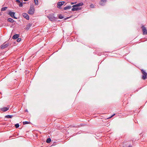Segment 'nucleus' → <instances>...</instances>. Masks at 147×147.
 <instances>
[{"label": "nucleus", "mask_w": 147, "mask_h": 147, "mask_svg": "<svg viewBox=\"0 0 147 147\" xmlns=\"http://www.w3.org/2000/svg\"><path fill=\"white\" fill-rule=\"evenodd\" d=\"M115 115V114H114L111 117L108 118L107 119H110V118H112V117H113V116H114Z\"/></svg>", "instance_id": "24"}, {"label": "nucleus", "mask_w": 147, "mask_h": 147, "mask_svg": "<svg viewBox=\"0 0 147 147\" xmlns=\"http://www.w3.org/2000/svg\"><path fill=\"white\" fill-rule=\"evenodd\" d=\"M23 123L24 125H25L26 124H28L29 123V122L28 121H24L23 122Z\"/></svg>", "instance_id": "20"}, {"label": "nucleus", "mask_w": 147, "mask_h": 147, "mask_svg": "<svg viewBox=\"0 0 147 147\" xmlns=\"http://www.w3.org/2000/svg\"><path fill=\"white\" fill-rule=\"evenodd\" d=\"M83 5V3H80L73 5L72 7H73V8L71 9L72 11H74L78 10H80L81 9V8L78 7L82 6Z\"/></svg>", "instance_id": "1"}, {"label": "nucleus", "mask_w": 147, "mask_h": 147, "mask_svg": "<svg viewBox=\"0 0 147 147\" xmlns=\"http://www.w3.org/2000/svg\"><path fill=\"white\" fill-rule=\"evenodd\" d=\"M74 4V3H71V5L73 4Z\"/></svg>", "instance_id": "29"}, {"label": "nucleus", "mask_w": 147, "mask_h": 147, "mask_svg": "<svg viewBox=\"0 0 147 147\" xmlns=\"http://www.w3.org/2000/svg\"><path fill=\"white\" fill-rule=\"evenodd\" d=\"M8 21L11 23H13L14 22V20L11 18H9L7 19Z\"/></svg>", "instance_id": "16"}, {"label": "nucleus", "mask_w": 147, "mask_h": 147, "mask_svg": "<svg viewBox=\"0 0 147 147\" xmlns=\"http://www.w3.org/2000/svg\"><path fill=\"white\" fill-rule=\"evenodd\" d=\"M15 126L16 128H17L19 127V125L18 123H17L15 125Z\"/></svg>", "instance_id": "21"}, {"label": "nucleus", "mask_w": 147, "mask_h": 147, "mask_svg": "<svg viewBox=\"0 0 147 147\" xmlns=\"http://www.w3.org/2000/svg\"><path fill=\"white\" fill-rule=\"evenodd\" d=\"M63 18V17L62 16L60 15L59 16V18L61 19H62Z\"/></svg>", "instance_id": "25"}, {"label": "nucleus", "mask_w": 147, "mask_h": 147, "mask_svg": "<svg viewBox=\"0 0 147 147\" xmlns=\"http://www.w3.org/2000/svg\"><path fill=\"white\" fill-rule=\"evenodd\" d=\"M71 8V6H67L66 7H64L63 8V9L65 10H66L67 9H69Z\"/></svg>", "instance_id": "13"}, {"label": "nucleus", "mask_w": 147, "mask_h": 147, "mask_svg": "<svg viewBox=\"0 0 147 147\" xmlns=\"http://www.w3.org/2000/svg\"><path fill=\"white\" fill-rule=\"evenodd\" d=\"M23 16L27 20L29 19V16L28 14L25 13H23L22 14Z\"/></svg>", "instance_id": "9"}, {"label": "nucleus", "mask_w": 147, "mask_h": 147, "mask_svg": "<svg viewBox=\"0 0 147 147\" xmlns=\"http://www.w3.org/2000/svg\"><path fill=\"white\" fill-rule=\"evenodd\" d=\"M51 21H52L54 20V17L52 16H49L47 17Z\"/></svg>", "instance_id": "11"}, {"label": "nucleus", "mask_w": 147, "mask_h": 147, "mask_svg": "<svg viewBox=\"0 0 147 147\" xmlns=\"http://www.w3.org/2000/svg\"><path fill=\"white\" fill-rule=\"evenodd\" d=\"M9 44L8 42H5L3 44L1 45L0 46L1 49H4L7 47L9 45Z\"/></svg>", "instance_id": "3"}, {"label": "nucleus", "mask_w": 147, "mask_h": 147, "mask_svg": "<svg viewBox=\"0 0 147 147\" xmlns=\"http://www.w3.org/2000/svg\"><path fill=\"white\" fill-rule=\"evenodd\" d=\"M13 116L12 115H7L5 116V117L7 118H11Z\"/></svg>", "instance_id": "15"}, {"label": "nucleus", "mask_w": 147, "mask_h": 147, "mask_svg": "<svg viewBox=\"0 0 147 147\" xmlns=\"http://www.w3.org/2000/svg\"><path fill=\"white\" fill-rule=\"evenodd\" d=\"M51 141V140L50 138H48L46 140V142L48 143H50Z\"/></svg>", "instance_id": "17"}, {"label": "nucleus", "mask_w": 147, "mask_h": 147, "mask_svg": "<svg viewBox=\"0 0 147 147\" xmlns=\"http://www.w3.org/2000/svg\"><path fill=\"white\" fill-rule=\"evenodd\" d=\"M32 26V24H28L27 26H26V29L27 30H28Z\"/></svg>", "instance_id": "14"}, {"label": "nucleus", "mask_w": 147, "mask_h": 147, "mask_svg": "<svg viewBox=\"0 0 147 147\" xmlns=\"http://www.w3.org/2000/svg\"><path fill=\"white\" fill-rule=\"evenodd\" d=\"M65 3V1H61L58 2L57 3V7H58L59 8L60 7L63 5Z\"/></svg>", "instance_id": "8"}, {"label": "nucleus", "mask_w": 147, "mask_h": 147, "mask_svg": "<svg viewBox=\"0 0 147 147\" xmlns=\"http://www.w3.org/2000/svg\"><path fill=\"white\" fill-rule=\"evenodd\" d=\"M19 35L18 34H16L14 35L13 37L12 38L13 39H16L18 38L19 37Z\"/></svg>", "instance_id": "12"}, {"label": "nucleus", "mask_w": 147, "mask_h": 147, "mask_svg": "<svg viewBox=\"0 0 147 147\" xmlns=\"http://www.w3.org/2000/svg\"><path fill=\"white\" fill-rule=\"evenodd\" d=\"M141 71L142 74H143L142 79L144 80L146 79L147 78L146 76L147 74L146 73L145 71L143 69L141 70Z\"/></svg>", "instance_id": "4"}, {"label": "nucleus", "mask_w": 147, "mask_h": 147, "mask_svg": "<svg viewBox=\"0 0 147 147\" xmlns=\"http://www.w3.org/2000/svg\"><path fill=\"white\" fill-rule=\"evenodd\" d=\"M16 1L17 3H20L21 2L20 0H16Z\"/></svg>", "instance_id": "26"}, {"label": "nucleus", "mask_w": 147, "mask_h": 147, "mask_svg": "<svg viewBox=\"0 0 147 147\" xmlns=\"http://www.w3.org/2000/svg\"><path fill=\"white\" fill-rule=\"evenodd\" d=\"M25 1H28V0H24Z\"/></svg>", "instance_id": "30"}, {"label": "nucleus", "mask_w": 147, "mask_h": 147, "mask_svg": "<svg viewBox=\"0 0 147 147\" xmlns=\"http://www.w3.org/2000/svg\"><path fill=\"white\" fill-rule=\"evenodd\" d=\"M142 30L143 34H147V30L146 28L144 26H142Z\"/></svg>", "instance_id": "5"}, {"label": "nucleus", "mask_w": 147, "mask_h": 147, "mask_svg": "<svg viewBox=\"0 0 147 147\" xmlns=\"http://www.w3.org/2000/svg\"><path fill=\"white\" fill-rule=\"evenodd\" d=\"M90 7L91 8H93L94 7V6L93 4H91L90 5Z\"/></svg>", "instance_id": "27"}, {"label": "nucleus", "mask_w": 147, "mask_h": 147, "mask_svg": "<svg viewBox=\"0 0 147 147\" xmlns=\"http://www.w3.org/2000/svg\"><path fill=\"white\" fill-rule=\"evenodd\" d=\"M7 8V7H3L1 8V10L2 11H5V10Z\"/></svg>", "instance_id": "19"}, {"label": "nucleus", "mask_w": 147, "mask_h": 147, "mask_svg": "<svg viewBox=\"0 0 147 147\" xmlns=\"http://www.w3.org/2000/svg\"><path fill=\"white\" fill-rule=\"evenodd\" d=\"M69 18V17L67 18H65V20H66V19H68V18Z\"/></svg>", "instance_id": "28"}, {"label": "nucleus", "mask_w": 147, "mask_h": 147, "mask_svg": "<svg viewBox=\"0 0 147 147\" xmlns=\"http://www.w3.org/2000/svg\"><path fill=\"white\" fill-rule=\"evenodd\" d=\"M35 9L33 5H30V8L28 11V13L30 14L33 15Z\"/></svg>", "instance_id": "2"}, {"label": "nucleus", "mask_w": 147, "mask_h": 147, "mask_svg": "<svg viewBox=\"0 0 147 147\" xmlns=\"http://www.w3.org/2000/svg\"><path fill=\"white\" fill-rule=\"evenodd\" d=\"M35 3V4L37 5L38 4V0H34Z\"/></svg>", "instance_id": "18"}, {"label": "nucleus", "mask_w": 147, "mask_h": 147, "mask_svg": "<svg viewBox=\"0 0 147 147\" xmlns=\"http://www.w3.org/2000/svg\"><path fill=\"white\" fill-rule=\"evenodd\" d=\"M9 15L11 17H12L14 18H15V19L17 18H16L15 17V16H14L15 13H14V12L10 11L9 12Z\"/></svg>", "instance_id": "7"}, {"label": "nucleus", "mask_w": 147, "mask_h": 147, "mask_svg": "<svg viewBox=\"0 0 147 147\" xmlns=\"http://www.w3.org/2000/svg\"><path fill=\"white\" fill-rule=\"evenodd\" d=\"M21 38H18L17 40V42H19L21 41Z\"/></svg>", "instance_id": "23"}, {"label": "nucleus", "mask_w": 147, "mask_h": 147, "mask_svg": "<svg viewBox=\"0 0 147 147\" xmlns=\"http://www.w3.org/2000/svg\"><path fill=\"white\" fill-rule=\"evenodd\" d=\"M9 108V107L7 106V107H4L1 108L0 109L2 111L5 112L8 110Z\"/></svg>", "instance_id": "6"}, {"label": "nucleus", "mask_w": 147, "mask_h": 147, "mask_svg": "<svg viewBox=\"0 0 147 147\" xmlns=\"http://www.w3.org/2000/svg\"><path fill=\"white\" fill-rule=\"evenodd\" d=\"M107 1V0H101L100 2V5L103 6Z\"/></svg>", "instance_id": "10"}, {"label": "nucleus", "mask_w": 147, "mask_h": 147, "mask_svg": "<svg viewBox=\"0 0 147 147\" xmlns=\"http://www.w3.org/2000/svg\"><path fill=\"white\" fill-rule=\"evenodd\" d=\"M19 7H22L23 6V3L22 2H20L19 5Z\"/></svg>", "instance_id": "22"}]
</instances>
